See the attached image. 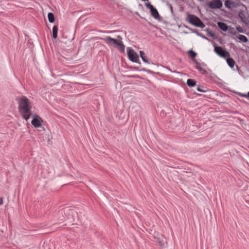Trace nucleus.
Masks as SVG:
<instances>
[{"label": "nucleus", "instance_id": "obj_14", "mask_svg": "<svg viewBox=\"0 0 249 249\" xmlns=\"http://www.w3.org/2000/svg\"><path fill=\"white\" fill-rule=\"evenodd\" d=\"M157 239L159 240V243L160 246L163 247L165 244V241L164 237L162 235H160Z\"/></svg>", "mask_w": 249, "mask_h": 249}, {"label": "nucleus", "instance_id": "obj_20", "mask_svg": "<svg viewBox=\"0 0 249 249\" xmlns=\"http://www.w3.org/2000/svg\"><path fill=\"white\" fill-rule=\"evenodd\" d=\"M236 29L239 32V33H244V31L243 30V29L242 28V27H241V26H238L236 27Z\"/></svg>", "mask_w": 249, "mask_h": 249}, {"label": "nucleus", "instance_id": "obj_7", "mask_svg": "<svg viewBox=\"0 0 249 249\" xmlns=\"http://www.w3.org/2000/svg\"><path fill=\"white\" fill-rule=\"evenodd\" d=\"M146 7L150 10L152 16L156 19L159 18L160 16L157 9L150 3L146 4Z\"/></svg>", "mask_w": 249, "mask_h": 249}, {"label": "nucleus", "instance_id": "obj_22", "mask_svg": "<svg viewBox=\"0 0 249 249\" xmlns=\"http://www.w3.org/2000/svg\"><path fill=\"white\" fill-rule=\"evenodd\" d=\"M197 90L198 91H200V92H205L206 91V90H203V89H201L200 88V87H198V88H197Z\"/></svg>", "mask_w": 249, "mask_h": 249}, {"label": "nucleus", "instance_id": "obj_23", "mask_svg": "<svg viewBox=\"0 0 249 249\" xmlns=\"http://www.w3.org/2000/svg\"><path fill=\"white\" fill-rule=\"evenodd\" d=\"M196 68L197 70H198L200 71H202L203 70L202 68L199 65H197Z\"/></svg>", "mask_w": 249, "mask_h": 249}, {"label": "nucleus", "instance_id": "obj_1", "mask_svg": "<svg viewBox=\"0 0 249 249\" xmlns=\"http://www.w3.org/2000/svg\"><path fill=\"white\" fill-rule=\"evenodd\" d=\"M16 101L19 113L23 118L27 121L32 115V100L25 96L21 95L18 97Z\"/></svg>", "mask_w": 249, "mask_h": 249}, {"label": "nucleus", "instance_id": "obj_17", "mask_svg": "<svg viewBox=\"0 0 249 249\" xmlns=\"http://www.w3.org/2000/svg\"><path fill=\"white\" fill-rule=\"evenodd\" d=\"M48 18L50 22L53 23L54 21V15L52 13H48Z\"/></svg>", "mask_w": 249, "mask_h": 249}, {"label": "nucleus", "instance_id": "obj_25", "mask_svg": "<svg viewBox=\"0 0 249 249\" xmlns=\"http://www.w3.org/2000/svg\"><path fill=\"white\" fill-rule=\"evenodd\" d=\"M3 204V199L2 198H0V205H2Z\"/></svg>", "mask_w": 249, "mask_h": 249}, {"label": "nucleus", "instance_id": "obj_16", "mask_svg": "<svg viewBox=\"0 0 249 249\" xmlns=\"http://www.w3.org/2000/svg\"><path fill=\"white\" fill-rule=\"evenodd\" d=\"M58 27L56 26H54L53 28V36L54 39L57 37Z\"/></svg>", "mask_w": 249, "mask_h": 249}, {"label": "nucleus", "instance_id": "obj_9", "mask_svg": "<svg viewBox=\"0 0 249 249\" xmlns=\"http://www.w3.org/2000/svg\"><path fill=\"white\" fill-rule=\"evenodd\" d=\"M239 16L244 23L249 22V16L246 12L243 11H240L239 13Z\"/></svg>", "mask_w": 249, "mask_h": 249}, {"label": "nucleus", "instance_id": "obj_2", "mask_svg": "<svg viewBox=\"0 0 249 249\" xmlns=\"http://www.w3.org/2000/svg\"><path fill=\"white\" fill-rule=\"evenodd\" d=\"M107 44L113 46L123 53L124 52L125 46L123 44L121 39H114L110 36H106L102 38Z\"/></svg>", "mask_w": 249, "mask_h": 249}, {"label": "nucleus", "instance_id": "obj_15", "mask_svg": "<svg viewBox=\"0 0 249 249\" xmlns=\"http://www.w3.org/2000/svg\"><path fill=\"white\" fill-rule=\"evenodd\" d=\"M227 62L231 68H232L234 67L235 62L233 59L228 58L227 59Z\"/></svg>", "mask_w": 249, "mask_h": 249}, {"label": "nucleus", "instance_id": "obj_19", "mask_svg": "<svg viewBox=\"0 0 249 249\" xmlns=\"http://www.w3.org/2000/svg\"><path fill=\"white\" fill-rule=\"evenodd\" d=\"M188 53H189L190 54V56H191V57H192V58H194V57H195L196 56V53H195V52H194V51H193L192 50H190V51H189V52H188Z\"/></svg>", "mask_w": 249, "mask_h": 249}, {"label": "nucleus", "instance_id": "obj_13", "mask_svg": "<svg viewBox=\"0 0 249 249\" xmlns=\"http://www.w3.org/2000/svg\"><path fill=\"white\" fill-rule=\"evenodd\" d=\"M140 54L142 61L144 62L148 63V60L147 59V56L145 54V53L143 51H141L140 52Z\"/></svg>", "mask_w": 249, "mask_h": 249}, {"label": "nucleus", "instance_id": "obj_21", "mask_svg": "<svg viewBox=\"0 0 249 249\" xmlns=\"http://www.w3.org/2000/svg\"><path fill=\"white\" fill-rule=\"evenodd\" d=\"M242 96L249 98V92L247 94H242Z\"/></svg>", "mask_w": 249, "mask_h": 249}, {"label": "nucleus", "instance_id": "obj_4", "mask_svg": "<svg viewBox=\"0 0 249 249\" xmlns=\"http://www.w3.org/2000/svg\"><path fill=\"white\" fill-rule=\"evenodd\" d=\"M126 49L129 59L132 62H138L139 61V56L137 53L131 48L127 47Z\"/></svg>", "mask_w": 249, "mask_h": 249}, {"label": "nucleus", "instance_id": "obj_10", "mask_svg": "<svg viewBox=\"0 0 249 249\" xmlns=\"http://www.w3.org/2000/svg\"><path fill=\"white\" fill-rule=\"evenodd\" d=\"M217 25L218 27L223 31L226 32L228 30V25L224 22H218L217 23Z\"/></svg>", "mask_w": 249, "mask_h": 249}, {"label": "nucleus", "instance_id": "obj_12", "mask_svg": "<svg viewBox=\"0 0 249 249\" xmlns=\"http://www.w3.org/2000/svg\"><path fill=\"white\" fill-rule=\"evenodd\" d=\"M236 37L241 42L245 43L248 41V39L244 35H238Z\"/></svg>", "mask_w": 249, "mask_h": 249}, {"label": "nucleus", "instance_id": "obj_11", "mask_svg": "<svg viewBox=\"0 0 249 249\" xmlns=\"http://www.w3.org/2000/svg\"><path fill=\"white\" fill-rule=\"evenodd\" d=\"M224 2L225 6L229 9L234 7V3L230 0H224Z\"/></svg>", "mask_w": 249, "mask_h": 249}, {"label": "nucleus", "instance_id": "obj_8", "mask_svg": "<svg viewBox=\"0 0 249 249\" xmlns=\"http://www.w3.org/2000/svg\"><path fill=\"white\" fill-rule=\"evenodd\" d=\"M222 4V2L220 0H214L209 3V7L213 9L220 8Z\"/></svg>", "mask_w": 249, "mask_h": 249}, {"label": "nucleus", "instance_id": "obj_27", "mask_svg": "<svg viewBox=\"0 0 249 249\" xmlns=\"http://www.w3.org/2000/svg\"><path fill=\"white\" fill-rule=\"evenodd\" d=\"M71 213H72V212H72V211H71ZM70 213V212L69 213Z\"/></svg>", "mask_w": 249, "mask_h": 249}, {"label": "nucleus", "instance_id": "obj_5", "mask_svg": "<svg viewBox=\"0 0 249 249\" xmlns=\"http://www.w3.org/2000/svg\"><path fill=\"white\" fill-rule=\"evenodd\" d=\"M214 51L219 56L223 58H227L230 56V53L227 51L223 50L221 47H218L214 45Z\"/></svg>", "mask_w": 249, "mask_h": 249}, {"label": "nucleus", "instance_id": "obj_26", "mask_svg": "<svg viewBox=\"0 0 249 249\" xmlns=\"http://www.w3.org/2000/svg\"><path fill=\"white\" fill-rule=\"evenodd\" d=\"M142 71H145V69H142Z\"/></svg>", "mask_w": 249, "mask_h": 249}, {"label": "nucleus", "instance_id": "obj_18", "mask_svg": "<svg viewBox=\"0 0 249 249\" xmlns=\"http://www.w3.org/2000/svg\"><path fill=\"white\" fill-rule=\"evenodd\" d=\"M187 84L189 87H194L196 85V82L193 79H189L187 80Z\"/></svg>", "mask_w": 249, "mask_h": 249}, {"label": "nucleus", "instance_id": "obj_6", "mask_svg": "<svg viewBox=\"0 0 249 249\" xmlns=\"http://www.w3.org/2000/svg\"><path fill=\"white\" fill-rule=\"evenodd\" d=\"M42 123L43 120L40 117L35 115L33 116L31 124L35 127H40L42 125Z\"/></svg>", "mask_w": 249, "mask_h": 249}, {"label": "nucleus", "instance_id": "obj_3", "mask_svg": "<svg viewBox=\"0 0 249 249\" xmlns=\"http://www.w3.org/2000/svg\"><path fill=\"white\" fill-rule=\"evenodd\" d=\"M187 20L191 24L201 28L205 27V25L201 20L194 15L188 14L186 18Z\"/></svg>", "mask_w": 249, "mask_h": 249}, {"label": "nucleus", "instance_id": "obj_24", "mask_svg": "<svg viewBox=\"0 0 249 249\" xmlns=\"http://www.w3.org/2000/svg\"><path fill=\"white\" fill-rule=\"evenodd\" d=\"M231 33L233 34V35H236L237 33L235 31H231L230 32Z\"/></svg>", "mask_w": 249, "mask_h": 249}]
</instances>
